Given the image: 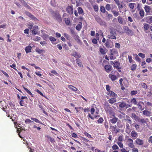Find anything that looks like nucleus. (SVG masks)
I'll use <instances>...</instances> for the list:
<instances>
[{"label": "nucleus", "mask_w": 152, "mask_h": 152, "mask_svg": "<svg viewBox=\"0 0 152 152\" xmlns=\"http://www.w3.org/2000/svg\"><path fill=\"white\" fill-rule=\"evenodd\" d=\"M36 51L39 54H42L45 53L44 50L39 49L37 48L36 49Z\"/></svg>", "instance_id": "obj_28"}, {"label": "nucleus", "mask_w": 152, "mask_h": 152, "mask_svg": "<svg viewBox=\"0 0 152 152\" xmlns=\"http://www.w3.org/2000/svg\"><path fill=\"white\" fill-rule=\"evenodd\" d=\"M131 102L132 103L134 104H137L138 103L137 101V99L136 98H133L131 100Z\"/></svg>", "instance_id": "obj_32"}, {"label": "nucleus", "mask_w": 152, "mask_h": 152, "mask_svg": "<svg viewBox=\"0 0 152 152\" xmlns=\"http://www.w3.org/2000/svg\"><path fill=\"white\" fill-rule=\"evenodd\" d=\"M38 30L33 29L31 31L32 34L34 35H36L37 34Z\"/></svg>", "instance_id": "obj_55"}, {"label": "nucleus", "mask_w": 152, "mask_h": 152, "mask_svg": "<svg viewBox=\"0 0 152 152\" xmlns=\"http://www.w3.org/2000/svg\"><path fill=\"white\" fill-rule=\"evenodd\" d=\"M124 120L126 121V124H131L132 123V121L130 119L128 118H126L124 119Z\"/></svg>", "instance_id": "obj_48"}, {"label": "nucleus", "mask_w": 152, "mask_h": 152, "mask_svg": "<svg viewBox=\"0 0 152 152\" xmlns=\"http://www.w3.org/2000/svg\"><path fill=\"white\" fill-rule=\"evenodd\" d=\"M138 121L143 124L146 123V121L145 120L144 118L140 119Z\"/></svg>", "instance_id": "obj_45"}, {"label": "nucleus", "mask_w": 152, "mask_h": 152, "mask_svg": "<svg viewBox=\"0 0 152 152\" xmlns=\"http://www.w3.org/2000/svg\"><path fill=\"white\" fill-rule=\"evenodd\" d=\"M99 51L102 54L104 55L106 53L107 49L105 48H103L100 47L99 49Z\"/></svg>", "instance_id": "obj_22"}, {"label": "nucleus", "mask_w": 152, "mask_h": 152, "mask_svg": "<svg viewBox=\"0 0 152 152\" xmlns=\"http://www.w3.org/2000/svg\"><path fill=\"white\" fill-rule=\"evenodd\" d=\"M31 49L32 47L30 45L28 46L25 48V50L26 53L31 52Z\"/></svg>", "instance_id": "obj_17"}, {"label": "nucleus", "mask_w": 152, "mask_h": 152, "mask_svg": "<svg viewBox=\"0 0 152 152\" xmlns=\"http://www.w3.org/2000/svg\"><path fill=\"white\" fill-rule=\"evenodd\" d=\"M77 10L79 15H84V13L81 7H78L77 8Z\"/></svg>", "instance_id": "obj_24"}, {"label": "nucleus", "mask_w": 152, "mask_h": 152, "mask_svg": "<svg viewBox=\"0 0 152 152\" xmlns=\"http://www.w3.org/2000/svg\"><path fill=\"white\" fill-rule=\"evenodd\" d=\"M31 119L32 120L35 121L37 123H39L41 124H42V123L37 118H31Z\"/></svg>", "instance_id": "obj_34"}, {"label": "nucleus", "mask_w": 152, "mask_h": 152, "mask_svg": "<svg viewBox=\"0 0 152 152\" xmlns=\"http://www.w3.org/2000/svg\"><path fill=\"white\" fill-rule=\"evenodd\" d=\"M118 22L121 24H123L124 23V19L121 16H118Z\"/></svg>", "instance_id": "obj_27"}, {"label": "nucleus", "mask_w": 152, "mask_h": 152, "mask_svg": "<svg viewBox=\"0 0 152 152\" xmlns=\"http://www.w3.org/2000/svg\"><path fill=\"white\" fill-rule=\"evenodd\" d=\"M112 115H113V117L110 120V121L113 124H115L117 121L118 119L114 116V113L112 114Z\"/></svg>", "instance_id": "obj_8"}, {"label": "nucleus", "mask_w": 152, "mask_h": 152, "mask_svg": "<svg viewBox=\"0 0 152 152\" xmlns=\"http://www.w3.org/2000/svg\"><path fill=\"white\" fill-rule=\"evenodd\" d=\"M131 135L132 137H134V139H136L138 136L137 133L135 131H132L131 132Z\"/></svg>", "instance_id": "obj_20"}, {"label": "nucleus", "mask_w": 152, "mask_h": 152, "mask_svg": "<svg viewBox=\"0 0 152 152\" xmlns=\"http://www.w3.org/2000/svg\"><path fill=\"white\" fill-rule=\"evenodd\" d=\"M128 5L130 8L132 10L134 8V7L136 6V4L134 3H129Z\"/></svg>", "instance_id": "obj_30"}, {"label": "nucleus", "mask_w": 152, "mask_h": 152, "mask_svg": "<svg viewBox=\"0 0 152 152\" xmlns=\"http://www.w3.org/2000/svg\"><path fill=\"white\" fill-rule=\"evenodd\" d=\"M72 37H74L76 40H77L78 41H80V40L79 39V37L76 34L73 36Z\"/></svg>", "instance_id": "obj_43"}, {"label": "nucleus", "mask_w": 152, "mask_h": 152, "mask_svg": "<svg viewBox=\"0 0 152 152\" xmlns=\"http://www.w3.org/2000/svg\"><path fill=\"white\" fill-rule=\"evenodd\" d=\"M126 103L124 102H121L119 103V107L121 108H122L126 106Z\"/></svg>", "instance_id": "obj_26"}, {"label": "nucleus", "mask_w": 152, "mask_h": 152, "mask_svg": "<svg viewBox=\"0 0 152 152\" xmlns=\"http://www.w3.org/2000/svg\"><path fill=\"white\" fill-rule=\"evenodd\" d=\"M23 88L26 92L28 93L29 95H31L32 97L33 96V94L29 90L25 87H23Z\"/></svg>", "instance_id": "obj_36"}, {"label": "nucleus", "mask_w": 152, "mask_h": 152, "mask_svg": "<svg viewBox=\"0 0 152 152\" xmlns=\"http://www.w3.org/2000/svg\"><path fill=\"white\" fill-rule=\"evenodd\" d=\"M26 15L29 17L32 20L36 21H38V19L37 18L35 17L33 15H32L29 12H26Z\"/></svg>", "instance_id": "obj_7"}, {"label": "nucleus", "mask_w": 152, "mask_h": 152, "mask_svg": "<svg viewBox=\"0 0 152 152\" xmlns=\"http://www.w3.org/2000/svg\"><path fill=\"white\" fill-rule=\"evenodd\" d=\"M127 142L128 146L131 148H133L134 146L133 144V140L131 138H129L127 139Z\"/></svg>", "instance_id": "obj_5"}, {"label": "nucleus", "mask_w": 152, "mask_h": 152, "mask_svg": "<svg viewBox=\"0 0 152 152\" xmlns=\"http://www.w3.org/2000/svg\"><path fill=\"white\" fill-rule=\"evenodd\" d=\"M84 134L85 136H86L89 138H91L92 137L91 135L86 132H85L84 133Z\"/></svg>", "instance_id": "obj_59"}, {"label": "nucleus", "mask_w": 152, "mask_h": 152, "mask_svg": "<svg viewBox=\"0 0 152 152\" xmlns=\"http://www.w3.org/2000/svg\"><path fill=\"white\" fill-rule=\"evenodd\" d=\"M144 9L146 13L149 15H152V10L149 6L148 5H145Z\"/></svg>", "instance_id": "obj_4"}, {"label": "nucleus", "mask_w": 152, "mask_h": 152, "mask_svg": "<svg viewBox=\"0 0 152 152\" xmlns=\"http://www.w3.org/2000/svg\"><path fill=\"white\" fill-rule=\"evenodd\" d=\"M113 55H112V54L111 53V54L109 56H110V58L111 60H114L115 58V57L113 56Z\"/></svg>", "instance_id": "obj_62"}, {"label": "nucleus", "mask_w": 152, "mask_h": 152, "mask_svg": "<svg viewBox=\"0 0 152 152\" xmlns=\"http://www.w3.org/2000/svg\"><path fill=\"white\" fill-rule=\"evenodd\" d=\"M132 148V152H138V150L137 148Z\"/></svg>", "instance_id": "obj_61"}, {"label": "nucleus", "mask_w": 152, "mask_h": 152, "mask_svg": "<svg viewBox=\"0 0 152 152\" xmlns=\"http://www.w3.org/2000/svg\"><path fill=\"white\" fill-rule=\"evenodd\" d=\"M139 14L141 17H143L144 16L145 12L143 10H140L139 12Z\"/></svg>", "instance_id": "obj_40"}, {"label": "nucleus", "mask_w": 152, "mask_h": 152, "mask_svg": "<svg viewBox=\"0 0 152 152\" xmlns=\"http://www.w3.org/2000/svg\"><path fill=\"white\" fill-rule=\"evenodd\" d=\"M104 68L106 72H109L112 69L113 67L109 65H107L105 66Z\"/></svg>", "instance_id": "obj_13"}, {"label": "nucleus", "mask_w": 152, "mask_h": 152, "mask_svg": "<svg viewBox=\"0 0 152 152\" xmlns=\"http://www.w3.org/2000/svg\"><path fill=\"white\" fill-rule=\"evenodd\" d=\"M108 95L110 96H113L115 97H116L117 96V95L116 94H115L114 92H112L111 91H109Z\"/></svg>", "instance_id": "obj_37"}, {"label": "nucleus", "mask_w": 152, "mask_h": 152, "mask_svg": "<svg viewBox=\"0 0 152 152\" xmlns=\"http://www.w3.org/2000/svg\"><path fill=\"white\" fill-rule=\"evenodd\" d=\"M82 23H80V24L77 25L76 27V30L78 31H80L82 28Z\"/></svg>", "instance_id": "obj_35"}, {"label": "nucleus", "mask_w": 152, "mask_h": 152, "mask_svg": "<svg viewBox=\"0 0 152 152\" xmlns=\"http://www.w3.org/2000/svg\"><path fill=\"white\" fill-rule=\"evenodd\" d=\"M131 116L132 118H134L135 120H136L137 117V116L134 113H132Z\"/></svg>", "instance_id": "obj_60"}, {"label": "nucleus", "mask_w": 152, "mask_h": 152, "mask_svg": "<svg viewBox=\"0 0 152 152\" xmlns=\"http://www.w3.org/2000/svg\"><path fill=\"white\" fill-rule=\"evenodd\" d=\"M116 126H110V128L112 129L113 132H115V133H117L118 132V130L116 129Z\"/></svg>", "instance_id": "obj_33"}, {"label": "nucleus", "mask_w": 152, "mask_h": 152, "mask_svg": "<svg viewBox=\"0 0 152 152\" xmlns=\"http://www.w3.org/2000/svg\"><path fill=\"white\" fill-rule=\"evenodd\" d=\"M105 45L107 48H112L113 46V43L110 42V41L107 39L105 44Z\"/></svg>", "instance_id": "obj_6"}, {"label": "nucleus", "mask_w": 152, "mask_h": 152, "mask_svg": "<svg viewBox=\"0 0 152 152\" xmlns=\"http://www.w3.org/2000/svg\"><path fill=\"white\" fill-rule=\"evenodd\" d=\"M134 56L135 57V59L138 62H140V58L137 54H134Z\"/></svg>", "instance_id": "obj_44"}, {"label": "nucleus", "mask_w": 152, "mask_h": 152, "mask_svg": "<svg viewBox=\"0 0 152 152\" xmlns=\"http://www.w3.org/2000/svg\"><path fill=\"white\" fill-rule=\"evenodd\" d=\"M64 20L65 21L66 24L67 25H69L70 23V21L69 19L68 18H65Z\"/></svg>", "instance_id": "obj_49"}, {"label": "nucleus", "mask_w": 152, "mask_h": 152, "mask_svg": "<svg viewBox=\"0 0 152 152\" xmlns=\"http://www.w3.org/2000/svg\"><path fill=\"white\" fill-rule=\"evenodd\" d=\"M49 36L47 34H45L43 35V37L44 40H46L48 38Z\"/></svg>", "instance_id": "obj_63"}, {"label": "nucleus", "mask_w": 152, "mask_h": 152, "mask_svg": "<svg viewBox=\"0 0 152 152\" xmlns=\"http://www.w3.org/2000/svg\"><path fill=\"white\" fill-rule=\"evenodd\" d=\"M100 10L103 13H104L106 12L105 8L103 6H102L101 7Z\"/></svg>", "instance_id": "obj_53"}, {"label": "nucleus", "mask_w": 152, "mask_h": 152, "mask_svg": "<svg viewBox=\"0 0 152 152\" xmlns=\"http://www.w3.org/2000/svg\"><path fill=\"white\" fill-rule=\"evenodd\" d=\"M135 142L137 145H142L144 144L143 140L139 138H137Z\"/></svg>", "instance_id": "obj_16"}, {"label": "nucleus", "mask_w": 152, "mask_h": 152, "mask_svg": "<svg viewBox=\"0 0 152 152\" xmlns=\"http://www.w3.org/2000/svg\"><path fill=\"white\" fill-rule=\"evenodd\" d=\"M72 55L75 58H80L81 57V55L80 53H78L76 52H73L72 54Z\"/></svg>", "instance_id": "obj_21"}, {"label": "nucleus", "mask_w": 152, "mask_h": 152, "mask_svg": "<svg viewBox=\"0 0 152 152\" xmlns=\"http://www.w3.org/2000/svg\"><path fill=\"white\" fill-rule=\"evenodd\" d=\"M110 34L108 35L107 37L109 39H116V36L117 35L115 29L113 27L109 29Z\"/></svg>", "instance_id": "obj_1"}, {"label": "nucleus", "mask_w": 152, "mask_h": 152, "mask_svg": "<svg viewBox=\"0 0 152 152\" xmlns=\"http://www.w3.org/2000/svg\"><path fill=\"white\" fill-rule=\"evenodd\" d=\"M130 127L129 124H126V125L125 132L128 134H129L131 132Z\"/></svg>", "instance_id": "obj_14"}, {"label": "nucleus", "mask_w": 152, "mask_h": 152, "mask_svg": "<svg viewBox=\"0 0 152 152\" xmlns=\"http://www.w3.org/2000/svg\"><path fill=\"white\" fill-rule=\"evenodd\" d=\"M123 29L124 32L128 35H132L133 34V32L128 26H124Z\"/></svg>", "instance_id": "obj_3"}, {"label": "nucleus", "mask_w": 152, "mask_h": 152, "mask_svg": "<svg viewBox=\"0 0 152 152\" xmlns=\"http://www.w3.org/2000/svg\"><path fill=\"white\" fill-rule=\"evenodd\" d=\"M41 38L39 37L36 36L35 38H34L33 39L35 41H38Z\"/></svg>", "instance_id": "obj_56"}, {"label": "nucleus", "mask_w": 152, "mask_h": 152, "mask_svg": "<svg viewBox=\"0 0 152 152\" xmlns=\"http://www.w3.org/2000/svg\"><path fill=\"white\" fill-rule=\"evenodd\" d=\"M95 18L96 21L101 25H104L105 24V22L102 21L101 19L98 16L95 17Z\"/></svg>", "instance_id": "obj_9"}, {"label": "nucleus", "mask_w": 152, "mask_h": 152, "mask_svg": "<svg viewBox=\"0 0 152 152\" xmlns=\"http://www.w3.org/2000/svg\"><path fill=\"white\" fill-rule=\"evenodd\" d=\"M109 77L113 81L115 80L118 78L116 76L111 74H110L109 75Z\"/></svg>", "instance_id": "obj_19"}, {"label": "nucleus", "mask_w": 152, "mask_h": 152, "mask_svg": "<svg viewBox=\"0 0 152 152\" xmlns=\"http://www.w3.org/2000/svg\"><path fill=\"white\" fill-rule=\"evenodd\" d=\"M35 91L38 93L39 94H40L42 96L45 97V96L38 89L36 90Z\"/></svg>", "instance_id": "obj_58"}, {"label": "nucleus", "mask_w": 152, "mask_h": 152, "mask_svg": "<svg viewBox=\"0 0 152 152\" xmlns=\"http://www.w3.org/2000/svg\"><path fill=\"white\" fill-rule=\"evenodd\" d=\"M104 108L107 113H109L110 115L114 113L112 108L110 106L108 103L104 104Z\"/></svg>", "instance_id": "obj_2"}, {"label": "nucleus", "mask_w": 152, "mask_h": 152, "mask_svg": "<svg viewBox=\"0 0 152 152\" xmlns=\"http://www.w3.org/2000/svg\"><path fill=\"white\" fill-rule=\"evenodd\" d=\"M108 95L110 96H113L115 97H116L117 96V95L116 94H115L114 92H112L111 91H109Z\"/></svg>", "instance_id": "obj_38"}, {"label": "nucleus", "mask_w": 152, "mask_h": 152, "mask_svg": "<svg viewBox=\"0 0 152 152\" xmlns=\"http://www.w3.org/2000/svg\"><path fill=\"white\" fill-rule=\"evenodd\" d=\"M67 12L69 14H73V7L71 6H69L66 9Z\"/></svg>", "instance_id": "obj_12"}, {"label": "nucleus", "mask_w": 152, "mask_h": 152, "mask_svg": "<svg viewBox=\"0 0 152 152\" xmlns=\"http://www.w3.org/2000/svg\"><path fill=\"white\" fill-rule=\"evenodd\" d=\"M144 28L145 29L147 30L149 28V25L148 24H145L144 26Z\"/></svg>", "instance_id": "obj_64"}, {"label": "nucleus", "mask_w": 152, "mask_h": 152, "mask_svg": "<svg viewBox=\"0 0 152 152\" xmlns=\"http://www.w3.org/2000/svg\"><path fill=\"white\" fill-rule=\"evenodd\" d=\"M117 143L120 148H123V145L121 142H117Z\"/></svg>", "instance_id": "obj_57"}, {"label": "nucleus", "mask_w": 152, "mask_h": 152, "mask_svg": "<svg viewBox=\"0 0 152 152\" xmlns=\"http://www.w3.org/2000/svg\"><path fill=\"white\" fill-rule=\"evenodd\" d=\"M56 18V19L58 20L61 21V19L60 16L58 14H56L55 15Z\"/></svg>", "instance_id": "obj_50"}, {"label": "nucleus", "mask_w": 152, "mask_h": 152, "mask_svg": "<svg viewBox=\"0 0 152 152\" xmlns=\"http://www.w3.org/2000/svg\"><path fill=\"white\" fill-rule=\"evenodd\" d=\"M112 148L114 150H118L119 149L118 146L116 144L113 145L112 147Z\"/></svg>", "instance_id": "obj_46"}, {"label": "nucleus", "mask_w": 152, "mask_h": 152, "mask_svg": "<svg viewBox=\"0 0 152 152\" xmlns=\"http://www.w3.org/2000/svg\"><path fill=\"white\" fill-rule=\"evenodd\" d=\"M25 122L26 124H32V123L34 122L31 120H30L29 119H27L25 121Z\"/></svg>", "instance_id": "obj_41"}, {"label": "nucleus", "mask_w": 152, "mask_h": 152, "mask_svg": "<svg viewBox=\"0 0 152 152\" xmlns=\"http://www.w3.org/2000/svg\"><path fill=\"white\" fill-rule=\"evenodd\" d=\"M111 53L115 56H118V51L115 49H112L111 50Z\"/></svg>", "instance_id": "obj_23"}, {"label": "nucleus", "mask_w": 152, "mask_h": 152, "mask_svg": "<svg viewBox=\"0 0 152 152\" xmlns=\"http://www.w3.org/2000/svg\"><path fill=\"white\" fill-rule=\"evenodd\" d=\"M76 63L80 67H83V65L82 64V62H81L80 60L78 58H77L76 60Z\"/></svg>", "instance_id": "obj_25"}, {"label": "nucleus", "mask_w": 152, "mask_h": 152, "mask_svg": "<svg viewBox=\"0 0 152 152\" xmlns=\"http://www.w3.org/2000/svg\"><path fill=\"white\" fill-rule=\"evenodd\" d=\"M120 63L118 61H115L113 67L114 68L120 69L121 68L120 67Z\"/></svg>", "instance_id": "obj_15"}, {"label": "nucleus", "mask_w": 152, "mask_h": 152, "mask_svg": "<svg viewBox=\"0 0 152 152\" xmlns=\"http://www.w3.org/2000/svg\"><path fill=\"white\" fill-rule=\"evenodd\" d=\"M138 55L140 57L142 58H145V54L141 53H139Z\"/></svg>", "instance_id": "obj_47"}, {"label": "nucleus", "mask_w": 152, "mask_h": 152, "mask_svg": "<svg viewBox=\"0 0 152 152\" xmlns=\"http://www.w3.org/2000/svg\"><path fill=\"white\" fill-rule=\"evenodd\" d=\"M142 112L143 115L147 116H150L151 114V112L147 110H144Z\"/></svg>", "instance_id": "obj_18"}, {"label": "nucleus", "mask_w": 152, "mask_h": 152, "mask_svg": "<svg viewBox=\"0 0 152 152\" xmlns=\"http://www.w3.org/2000/svg\"><path fill=\"white\" fill-rule=\"evenodd\" d=\"M137 65L136 64H133L131 66V69L132 71H134L135 70L137 67Z\"/></svg>", "instance_id": "obj_39"}, {"label": "nucleus", "mask_w": 152, "mask_h": 152, "mask_svg": "<svg viewBox=\"0 0 152 152\" xmlns=\"http://www.w3.org/2000/svg\"><path fill=\"white\" fill-rule=\"evenodd\" d=\"M104 121V120L103 118L100 117L98 120L97 122L99 123L102 124L103 123Z\"/></svg>", "instance_id": "obj_51"}, {"label": "nucleus", "mask_w": 152, "mask_h": 152, "mask_svg": "<svg viewBox=\"0 0 152 152\" xmlns=\"http://www.w3.org/2000/svg\"><path fill=\"white\" fill-rule=\"evenodd\" d=\"M116 101V99L115 98H112L108 100L109 102L111 104H113Z\"/></svg>", "instance_id": "obj_29"}, {"label": "nucleus", "mask_w": 152, "mask_h": 152, "mask_svg": "<svg viewBox=\"0 0 152 152\" xmlns=\"http://www.w3.org/2000/svg\"><path fill=\"white\" fill-rule=\"evenodd\" d=\"M111 12L115 17H117L119 15V13L118 11L113 10H112Z\"/></svg>", "instance_id": "obj_31"}, {"label": "nucleus", "mask_w": 152, "mask_h": 152, "mask_svg": "<svg viewBox=\"0 0 152 152\" xmlns=\"http://www.w3.org/2000/svg\"><path fill=\"white\" fill-rule=\"evenodd\" d=\"M104 125L106 129H107L108 128V123L107 122V121H105V122L104 123Z\"/></svg>", "instance_id": "obj_54"}, {"label": "nucleus", "mask_w": 152, "mask_h": 152, "mask_svg": "<svg viewBox=\"0 0 152 152\" xmlns=\"http://www.w3.org/2000/svg\"><path fill=\"white\" fill-rule=\"evenodd\" d=\"M68 87L74 91L75 92L77 91V93H79L80 92V91L78 90V89L76 88L71 85H68Z\"/></svg>", "instance_id": "obj_11"}, {"label": "nucleus", "mask_w": 152, "mask_h": 152, "mask_svg": "<svg viewBox=\"0 0 152 152\" xmlns=\"http://www.w3.org/2000/svg\"><path fill=\"white\" fill-rule=\"evenodd\" d=\"M144 103L143 102L140 101L137 104L138 106V108L141 110H143L144 109V107H142L141 104H144Z\"/></svg>", "instance_id": "obj_10"}, {"label": "nucleus", "mask_w": 152, "mask_h": 152, "mask_svg": "<svg viewBox=\"0 0 152 152\" xmlns=\"http://www.w3.org/2000/svg\"><path fill=\"white\" fill-rule=\"evenodd\" d=\"M105 8L108 11L110 10L111 8L110 5L109 4H107L105 6Z\"/></svg>", "instance_id": "obj_42"}, {"label": "nucleus", "mask_w": 152, "mask_h": 152, "mask_svg": "<svg viewBox=\"0 0 152 152\" xmlns=\"http://www.w3.org/2000/svg\"><path fill=\"white\" fill-rule=\"evenodd\" d=\"M137 93V91H132L131 92V94L132 96L135 95Z\"/></svg>", "instance_id": "obj_52"}]
</instances>
